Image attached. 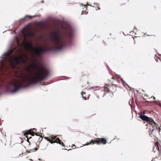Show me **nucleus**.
Segmentation results:
<instances>
[{
	"instance_id": "obj_1",
	"label": "nucleus",
	"mask_w": 161,
	"mask_h": 161,
	"mask_svg": "<svg viewBox=\"0 0 161 161\" xmlns=\"http://www.w3.org/2000/svg\"><path fill=\"white\" fill-rule=\"evenodd\" d=\"M73 36L72 30L66 28V30L61 34H59L56 31H54L52 34L51 40L55 46L53 48L49 47L44 48L34 47L32 43L29 42H25V45L27 49L34 50V52L33 53L34 55L40 56L42 53L50 52L54 49L58 50L62 49L70 42Z\"/></svg>"
},
{
	"instance_id": "obj_2",
	"label": "nucleus",
	"mask_w": 161,
	"mask_h": 161,
	"mask_svg": "<svg viewBox=\"0 0 161 161\" xmlns=\"http://www.w3.org/2000/svg\"><path fill=\"white\" fill-rule=\"evenodd\" d=\"M49 69L46 67L41 66L36 71L34 75L30 77L25 74L20 76V80L15 79L9 82L7 85L8 89L13 88L12 91L14 92L19 89L29 86L31 84L45 80L49 75Z\"/></svg>"
},
{
	"instance_id": "obj_3",
	"label": "nucleus",
	"mask_w": 161,
	"mask_h": 161,
	"mask_svg": "<svg viewBox=\"0 0 161 161\" xmlns=\"http://www.w3.org/2000/svg\"><path fill=\"white\" fill-rule=\"evenodd\" d=\"M4 59L8 60L13 68L15 67V63L16 64H24L26 63L27 60L23 57L18 58L14 56H10V53H8L5 54L3 57Z\"/></svg>"
},
{
	"instance_id": "obj_4",
	"label": "nucleus",
	"mask_w": 161,
	"mask_h": 161,
	"mask_svg": "<svg viewBox=\"0 0 161 161\" xmlns=\"http://www.w3.org/2000/svg\"><path fill=\"white\" fill-rule=\"evenodd\" d=\"M46 140L50 142L53 143L56 142L60 144L62 146H64V145L63 142L60 140L58 137H57L56 136L51 135L49 137H45Z\"/></svg>"
},
{
	"instance_id": "obj_5",
	"label": "nucleus",
	"mask_w": 161,
	"mask_h": 161,
	"mask_svg": "<svg viewBox=\"0 0 161 161\" xmlns=\"http://www.w3.org/2000/svg\"><path fill=\"white\" fill-rule=\"evenodd\" d=\"M117 87V85L116 84H112V85H109V84H106L104 85V91L106 93L112 92L114 91L113 89L114 87Z\"/></svg>"
},
{
	"instance_id": "obj_6",
	"label": "nucleus",
	"mask_w": 161,
	"mask_h": 161,
	"mask_svg": "<svg viewBox=\"0 0 161 161\" xmlns=\"http://www.w3.org/2000/svg\"><path fill=\"white\" fill-rule=\"evenodd\" d=\"M35 132L33 131L32 129H30L28 131L24 132V135L27 138V141L28 142H29L28 135L30 134L33 136L35 134Z\"/></svg>"
},
{
	"instance_id": "obj_7",
	"label": "nucleus",
	"mask_w": 161,
	"mask_h": 161,
	"mask_svg": "<svg viewBox=\"0 0 161 161\" xmlns=\"http://www.w3.org/2000/svg\"><path fill=\"white\" fill-rule=\"evenodd\" d=\"M148 124L151 125L153 128H156L157 129H158L159 131H160V128L158 127V125L154 121L153 119L150 120L148 123Z\"/></svg>"
},
{
	"instance_id": "obj_8",
	"label": "nucleus",
	"mask_w": 161,
	"mask_h": 161,
	"mask_svg": "<svg viewBox=\"0 0 161 161\" xmlns=\"http://www.w3.org/2000/svg\"><path fill=\"white\" fill-rule=\"evenodd\" d=\"M98 138H96L95 139H92L89 142H87L84 145H93L96 144L97 145H99Z\"/></svg>"
},
{
	"instance_id": "obj_9",
	"label": "nucleus",
	"mask_w": 161,
	"mask_h": 161,
	"mask_svg": "<svg viewBox=\"0 0 161 161\" xmlns=\"http://www.w3.org/2000/svg\"><path fill=\"white\" fill-rule=\"evenodd\" d=\"M140 118L144 121H146L148 122L150 120H152V119L150 118L147 117L144 115L141 114L140 116Z\"/></svg>"
},
{
	"instance_id": "obj_10",
	"label": "nucleus",
	"mask_w": 161,
	"mask_h": 161,
	"mask_svg": "<svg viewBox=\"0 0 161 161\" xmlns=\"http://www.w3.org/2000/svg\"><path fill=\"white\" fill-rule=\"evenodd\" d=\"M99 145L100 144H106L107 142V140L104 138H98Z\"/></svg>"
},
{
	"instance_id": "obj_11",
	"label": "nucleus",
	"mask_w": 161,
	"mask_h": 161,
	"mask_svg": "<svg viewBox=\"0 0 161 161\" xmlns=\"http://www.w3.org/2000/svg\"><path fill=\"white\" fill-rule=\"evenodd\" d=\"M27 18H32V16L28 15H26L24 18L21 19L19 20L20 22L21 23L22 22L25 21L26 20Z\"/></svg>"
},
{
	"instance_id": "obj_12",
	"label": "nucleus",
	"mask_w": 161,
	"mask_h": 161,
	"mask_svg": "<svg viewBox=\"0 0 161 161\" xmlns=\"http://www.w3.org/2000/svg\"><path fill=\"white\" fill-rule=\"evenodd\" d=\"M81 95L82 96V97L85 100H86L87 99H88L89 96H88V97H86V96H84V94H86V93L84 92H82L81 93Z\"/></svg>"
},
{
	"instance_id": "obj_13",
	"label": "nucleus",
	"mask_w": 161,
	"mask_h": 161,
	"mask_svg": "<svg viewBox=\"0 0 161 161\" xmlns=\"http://www.w3.org/2000/svg\"><path fill=\"white\" fill-rule=\"evenodd\" d=\"M31 68H37L38 67V66L37 64H33L31 65Z\"/></svg>"
},
{
	"instance_id": "obj_14",
	"label": "nucleus",
	"mask_w": 161,
	"mask_h": 161,
	"mask_svg": "<svg viewBox=\"0 0 161 161\" xmlns=\"http://www.w3.org/2000/svg\"><path fill=\"white\" fill-rule=\"evenodd\" d=\"M158 144H159V143L158 142H156L155 143V145L156 146V149H159Z\"/></svg>"
},
{
	"instance_id": "obj_15",
	"label": "nucleus",
	"mask_w": 161,
	"mask_h": 161,
	"mask_svg": "<svg viewBox=\"0 0 161 161\" xmlns=\"http://www.w3.org/2000/svg\"><path fill=\"white\" fill-rule=\"evenodd\" d=\"M155 60H156L157 62H158V59H160L158 58L157 56H156V57L155 58Z\"/></svg>"
},
{
	"instance_id": "obj_16",
	"label": "nucleus",
	"mask_w": 161,
	"mask_h": 161,
	"mask_svg": "<svg viewBox=\"0 0 161 161\" xmlns=\"http://www.w3.org/2000/svg\"><path fill=\"white\" fill-rule=\"evenodd\" d=\"M112 79H113L114 80H115L116 81H117V82L118 81V80H117L116 78H115V77H112Z\"/></svg>"
},
{
	"instance_id": "obj_17",
	"label": "nucleus",
	"mask_w": 161,
	"mask_h": 161,
	"mask_svg": "<svg viewBox=\"0 0 161 161\" xmlns=\"http://www.w3.org/2000/svg\"><path fill=\"white\" fill-rule=\"evenodd\" d=\"M2 66H3V67H4L5 66V65L4 64L3 60H2Z\"/></svg>"
},
{
	"instance_id": "obj_18",
	"label": "nucleus",
	"mask_w": 161,
	"mask_h": 161,
	"mask_svg": "<svg viewBox=\"0 0 161 161\" xmlns=\"http://www.w3.org/2000/svg\"><path fill=\"white\" fill-rule=\"evenodd\" d=\"M38 149V148L37 147H36L34 149H33V150H33L32 151V152L33 151H36Z\"/></svg>"
},
{
	"instance_id": "obj_19",
	"label": "nucleus",
	"mask_w": 161,
	"mask_h": 161,
	"mask_svg": "<svg viewBox=\"0 0 161 161\" xmlns=\"http://www.w3.org/2000/svg\"><path fill=\"white\" fill-rule=\"evenodd\" d=\"M82 76H84L85 75H86V74H85V72H83V73H82Z\"/></svg>"
},
{
	"instance_id": "obj_20",
	"label": "nucleus",
	"mask_w": 161,
	"mask_h": 161,
	"mask_svg": "<svg viewBox=\"0 0 161 161\" xmlns=\"http://www.w3.org/2000/svg\"><path fill=\"white\" fill-rule=\"evenodd\" d=\"M100 9V8L98 7H97V8H96V10H99Z\"/></svg>"
},
{
	"instance_id": "obj_21",
	"label": "nucleus",
	"mask_w": 161,
	"mask_h": 161,
	"mask_svg": "<svg viewBox=\"0 0 161 161\" xmlns=\"http://www.w3.org/2000/svg\"><path fill=\"white\" fill-rule=\"evenodd\" d=\"M32 34V33L31 32H29L28 33V35H31Z\"/></svg>"
},
{
	"instance_id": "obj_22",
	"label": "nucleus",
	"mask_w": 161,
	"mask_h": 161,
	"mask_svg": "<svg viewBox=\"0 0 161 161\" xmlns=\"http://www.w3.org/2000/svg\"><path fill=\"white\" fill-rule=\"evenodd\" d=\"M25 31L26 32H27L28 31V29L27 28L26 29Z\"/></svg>"
},
{
	"instance_id": "obj_23",
	"label": "nucleus",
	"mask_w": 161,
	"mask_h": 161,
	"mask_svg": "<svg viewBox=\"0 0 161 161\" xmlns=\"http://www.w3.org/2000/svg\"><path fill=\"white\" fill-rule=\"evenodd\" d=\"M34 131H36V130H35V129H32Z\"/></svg>"
},
{
	"instance_id": "obj_24",
	"label": "nucleus",
	"mask_w": 161,
	"mask_h": 161,
	"mask_svg": "<svg viewBox=\"0 0 161 161\" xmlns=\"http://www.w3.org/2000/svg\"><path fill=\"white\" fill-rule=\"evenodd\" d=\"M27 70L29 72L30 71V69H27Z\"/></svg>"
},
{
	"instance_id": "obj_25",
	"label": "nucleus",
	"mask_w": 161,
	"mask_h": 161,
	"mask_svg": "<svg viewBox=\"0 0 161 161\" xmlns=\"http://www.w3.org/2000/svg\"><path fill=\"white\" fill-rule=\"evenodd\" d=\"M158 105L161 106V104L160 103H159Z\"/></svg>"
},
{
	"instance_id": "obj_26",
	"label": "nucleus",
	"mask_w": 161,
	"mask_h": 161,
	"mask_svg": "<svg viewBox=\"0 0 161 161\" xmlns=\"http://www.w3.org/2000/svg\"><path fill=\"white\" fill-rule=\"evenodd\" d=\"M1 85L0 84V89L1 88Z\"/></svg>"
},
{
	"instance_id": "obj_27",
	"label": "nucleus",
	"mask_w": 161,
	"mask_h": 161,
	"mask_svg": "<svg viewBox=\"0 0 161 161\" xmlns=\"http://www.w3.org/2000/svg\"><path fill=\"white\" fill-rule=\"evenodd\" d=\"M153 97L154 99H155V98L154 97Z\"/></svg>"
},
{
	"instance_id": "obj_28",
	"label": "nucleus",
	"mask_w": 161,
	"mask_h": 161,
	"mask_svg": "<svg viewBox=\"0 0 161 161\" xmlns=\"http://www.w3.org/2000/svg\"><path fill=\"white\" fill-rule=\"evenodd\" d=\"M23 33L24 34L25 32H24V31H23Z\"/></svg>"
},
{
	"instance_id": "obj_29",
	"label": "nucleus",
	"mask_w": 161,
	"mask_h": 161,
	"mask_svg": "<svg viewBox=\"0 0 161 161\" xmlns=\"http://www.w3.org/2000/svg\"><path fill=\"white\" fill-rule=\"evenodd\" d=\"M154 130V128L152 130V131H153Z\"/></svg>"
},
{
	"instance_id": "obj_30",
	"label": "nucleus",
	"mask_w": 161,
	"mask_h": 161,
	"mask_svg": "<svg viewBox=\"0 0 161 161\" xmlns=\"http://www.w3.org/2000/svg\"><path fill=\"white\" fill-rule=\"evenodd\" d=\"M37 147H38V148L39 147V146H37Z\"/></svg>"
},
{
	"instance_id": "obj_31",
	"label": "nucleus",
	"mask_w": 161,
	"mask_h": 161,
	"mask_svg": "<svg viewBox=\"0 0 161 161\" xmlns=\"http://www.w3.org/2000/svg\"><path fill=\"white\" fill-rule=\"evenodd\" d=\"M73 146H75V145H73Z\"/></svg>"
}]
</instances>
